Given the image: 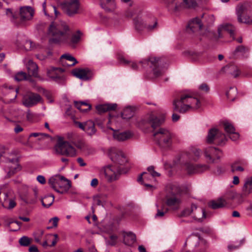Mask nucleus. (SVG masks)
<instances>
[{"mask_svg": "<svg viewBox=\"0 0 252 252\" xmlns=\"http://www.w3.org/2000/svg\"><path fill=\"white\" fill-rule=\"evenodd\" d=\"M77 161L78 163L81 166H85L86 165V163L84 161L83 159L82 158H78L77 159Z\"/></svg>", "mask_w": 252, "mask_h": 252, "instance_id": "338daca9", "label": "nucleus"}, {"mask_svg": "<svg viewBox=\"0 0 252 252\" xmlns=\"http://www.w3.org/2000/svg\"><path fill=\"white\" fill-rule=\"evenodd\" d=\"M197 210H194L192 217L194 220H197L199 221H202L203 219L205 218V212L203 208H198Z\"/></svg>", "mask_w": 252, "mask_h": 252, "instance_id": "f704fd0d", "label": "nucleus"}, {"mask_svg": "<svg viewBox=\"0 0 252 252\" xmlns=\"http://www.w3.org/2000/svg\"><path fill=\"white\" fill-rule=\"evenodd\" d=\"M131 135L129 132H124L114 133V137L119 141H123L129 138Z\"/></svg>", "mask_w": 252, "mask_h": 252, "instance_id": "ea45409f", "label": "nucleus"}, {"mask_svg": "<svg viewBox=\"0 0 252 252\" xmlns=\"http://www.w3.org/2000/svg\"><path fill=\"white\" fill-rule=\"evenodd\" d=\"M202 23L199 18H195L190 21L187 28V31L189 32L191 31L193 32L200 30L202 27Z\"/></svg>", "mask_w": 252, "mask_h": 252, "instance_id": "412c9836", "label": "nucleus"}, {"mask_svg": "<svg viewBox=\"0 0 252 252\" xmlns=\"http://www.w3.org/2000/svg\"><path fill=\"white\" fill-rule=\"evenodd\" d=\"M167 211L168 209L166 208H162L161 210L158 209L155 218L162 217Z\"/></svg>", "mask_w": 252, "mask_h": 252, "instance_id": "603ef678", "label": "nucleus"}, {"mask_svg": "<svg viewBox=\"0 0 252 252\" xmlns=\"http://www.w3.org/2000/svg\"><path fill=\"white\" fill-rule=\"evenodd\" d=\"M1 205L3 208L8 210L13 209L16 205V203L14 199L9 198L8 193H4V198L3 201L1 203Z\"/></svg>", "mask_w": 252, "mask_h": 252, "instance_id": "a878e982", "label": "nucleus"}, {"mask_svg": "<svg viewBox=\"0 0 252 252\" xmlns=\"http://www.w3.org/2000/svg\"><path fill=\"white\" fill-rule=\"evenodd\" d=\"M227 138L224 133L216 128L210 129L207 137V142L209 144L215 143L219 145H224Z\"/></svg>", "mask_w": 252, "mask_h": 252, "instance_id": "6e6552de", "label": "nucleus"}, {"mask_svg": "<svg viewBox=\"0 0 252 252\" xmlns=\"http://www.w3.org/2000/svg\"><path fill=\"white\" fill-rule=\"evenodd\" d=\"M75 106L82 112H87L91 109V106L84 102H74Z\"/></svg>", "mask_w": 252, "mask_h": 252, "instance_id": "58836bf2", "label": "nucleus"}, {"mask_svg": "<svg viewBox=\"0 0 252 252\" xmlns=\"http://www.w3.org/2000/svg\"><path fill=\"white\" fill-rule=\"evenodd\" d=\"M199 88L201 90L205 91L206 92L208 91L209 89V87L208 86V85L206 84H205V83L201 84L199 86Z\"/></svg>", "mask_w": 252, "mask_h": 252, "instance_id": "e2e57ef3", "label": "nucleus"}, {"mask_svg": "<svg viewBox=\"0 0 252 252\" xmlns=\"http://www.w3.org/2000/svg\"><path fill=\"white\" fill-rule=\"evenodd\" d=\"M27 74L24 72H19L15 76V79L18 81H21L28 79L27 78Z\"/></svg>", "mask_w": 252, "mask_h": 252, "instance_id": "09e8293b", "label": "nucleus"}, {"mask_svg": "<svg viewBox=\"0 0 252 252\" xmlns=\"http://www.w3.org/2000/svg\"><path fill=\"white\" fill-rule=\"evenodd\" d=\"M118 60L121 63L129 65L133 70H137L139 68V65L136 63L128 61L123 56H119Z\"/></svg>", "mask_w": 252, "mask_h": 252, "instance_id": "c9c22d12", "label": "nucleus"}, {"mask_svg": "<svg viewBox=\"0 0 252 252\" xmlns=\"http://www.w3.org/2000/svg\"><path fill=\"white\" fill-rule=\"evenodd\" d=\"M227 205V202L225 199L220 198L216 200L211 201L209 203V206L214 209H217L224 207Z\"/></svg>", "mask_w": 252, "mask_h": 252, "instance_id": "473e14b6", "label": "nucleus"}, {"mask_svg": "<svg viewBox=\"0 0 252 252\" xmlns=\"http://www.w3.org/2000/svg\"><path fill=\"white\" fill-rule=\"evenodd\" d=\"M147 170L149 173L150 176H152L153 178L158 177L160 175V174L159 173L155 171L154 167L153 166H151L148 167Z\"/></svg>", "mask_w": 252, "mask_h": 252, "instance_id": "8fccbe9b", "label": "nucleus"}, {"mask_svg": "<svg viewBox=\"0 0 252 252\" xmlns=\"http://www.w3.org/2000/svg\"><path fill=\"white\" fill-rule=\"evenodd\" d=\"M6 15L11 18V20L12 22L15 25L17 24V17H15V14L13 13L12 10L10 8H7L6 9Z\"/></svg>", "mask_w": 252, "mask_h": 252, "instance_id": "49530a36", "label": "nucleus"}, {"mask_svg": "<svg viewBox=\"0 0 252 252\" xmlns=\"http://www.w3.org/2000/svg\"><path fill=\"white\" fill-rule=\"evenodd\" d=\"M19 168V165L18 164V160L16 158H13L12 159H8L6 161L5 165L4 170L7 173V176L10 177L13 175Z\"/></svg>", "mask_w": 252, "mask_h": 252, "instance_id": "dca6fc26", "label": "nucleus"}, {"mask_svg": "<svg viewBox=\"0 0 252 252\" xmlns=\"http://www.w3.org/2000/svg\"><path fill=\"white\" fill-rule=\"evenodd\" d=\"M72 144L77 148L80 149H82L85 148V142L81 140H79L77 141H73Z\"/></svg>", "mask_w": 252, "mask_h": 252, "instance_id": "3c124183", "label": "nucleus"}, {"mask_svg": "<svg viewBox=\"0 0 252 252\" xmlns=\"http://www.w3.org/2000/svg\"><path fill=\"white\" fill-rule=\"evenodd\" d=\"M136 241V236L132 232H126L124 235V243L127 245L133 244Z\"/></svg>", "mask_w": 252, "mask_h": 252, "instance_id": "72a5a7b5", "label": "nucleus"}, {"mask_svg": "<svg viewBox=\"0 0 252 252\" xmlns=\"http://www.w3.org/2000/svg\"><path fill=\"white\" fill-rule=\"evenodd\" d=\"M48 183L56 191L61 194L67 192L71 188L70 181L60 174L52 176Z\"/></svg>", "mask_w": 252, "mask_h": 252, "instance_id": "20e7f679", "label": "nucleus"}, {"mask_svg": "<svg viewBox=\"0 0 252 252\" xmlns=\"http://www.w3.org/2000/svg\"><path fill=\"white\" fill-rule=\"evenodd\" d=\"M223 126L225 131L228 135L235 131V129L232 124L227 121L224 122L223 123Z\"/></svg>", "mask_w": 252, "mask_h": 252, "instance_id": "37998d69", "label": "nucleus"}, {"mask_svg": "<svg viewBox=\"0 0 252 252\" xmlns=\"http://www.w3.org/2000/svg\"><path fill=\"white\" fill-rule=\"evenodd\" d=\"M41 101L42 97L39 94L30 92L24 95L22 103L27 107H31L37 104Z\"/></svg>", "mask_w": 252, "mask_h": 252, "instance_id": "f8f14e48", "label": "nucleus"}, {"mask_svg": "<svg viewBox=\"0 0 252 252\" xmlns=\"http://www.w3.org/2000/svg\"><path fill=\"white\" fill-rule=\"evenodd\" d=\"M135 27L136 30L141 31L144 29H146L149 31H151L157 28L158 22L156 18H154L152 25L145 23L139 16H137L133 20Z\"/></svg>", "mask_w": 252, "mask_h": 252, "instance_id": "4468645a", "label": "nucleus"}, {"mask_svg": "<svg viewBox=\"0 0 252 252\" xmlns=\"http://www.w3.org/2000/svg\"><path fill=\"white\" fill-rule=\"evenodd\" d=\"M84 131L90 136L94 135L96 131L94 123L92 121L86 122Z\"/></svg>", "mask_w": 252, "mask_h": 252, "instance_id": "7c9ffc66", "label": "nucleus"}, {"mask_svg": "<svg viewBox=\"0 0 252 252\" xmlns=\"http://www.w3.org/2000/svg\"><path fill=\"white\" fill-rule=\"evenodd\" d=\"M105 176L110 181H114L117 179V175L121 174L118 172L116 166L115 165L109 166L105 168L104 170Z\"/></svg>", "mask_w": 252, "mask_h": 252, "instance_id": "4be33fe9", "label": "nucleus"}, {"mask_svg": "<svg viewBox=\"0 0 252 252\" xmlns=\"http://www.w3.org/2000/svg\"><path fill=\"white\" fill-rule=\"evenodd\" d=\"M61 6L68 16H72L78 13L80 4L78 0H70L62 3Z\"/></svg>", "mask_w": 252, "mask_h": 252, "instance_id": "ddd939ff", "label": "nucleus"}, {"mask_svg": "<svg viewBox=\"0 0 252 252\" xmlns=\"http://www.w3.org/2000/svg\"><path fill=\"white\" fill-rule=\"evenodd\" d=\"M109 157L114 163V165L116 166L118 173H126L129 170L130 166L122 151H116L114 149H111L109 151Z\"/></svg>", "mask_w": 252, "mask_h": 252, "instance_id": "7ed1b4c3", "label": "nucleus"}, {"mask_svg": "<svg viewBox=\"0 0 252 252\" xmlns=\"http://www.w3.org/2000/svg\"><path fill=\"white\" fill-rule=\"evenodd\" d=\"M235 28L231 25L225 24L222 25L218 29L219 37H221V32H227L231 37H233L234 35Z\"/></svg>", "mask_w": 252, "mask_h": 252, "instance_id": "c756f323", "label": "nucleus"}, {"mask_svg": "<svg viewBox=\"0 0 252 252\" xmlns=\"http://www.w3.org/2000/svg\"><path fill=\"white\" fill-rule=\"evenodd\" d=\"M205 157L210 161L213 162L214 158H219L221 155V152L215 147H209L206 148L204 152Z\"/></svg>", "mask_w": 252, "mask_h": 252, "instance_id": "f3484780", "label": "nucleus"}, {"mask_svg": "<svg viewBox=\"0 0 252 252\" xmlns=\"http://www.w3.org/2000/svg\"><path fill=\"white\" fill-rule=\"evenodd\" d=\"M184 168L188 174L201 173L209 169V166L205 164H193L190 162H186L184 164Z\"/></svg>", "mask_w": 252, "mask_h": 252, "instance_id": "2eb2a0df", "label": "nucleus"}, {"mask_svg": "<svg viewBox=\"0 0 252 252\" xmlns=\"http://www.w3.org/2000/svg\"><path fill=\"white\" fill-rule=\"evenodd\" d=\"M224 71L234 78L238 77L240 73V71L238 68V67L233 64H230L225 66L223 68Z\"/></svg>", "mask_w": 252, "mask_h": 252, "instance_id": "cd10ccee", "label": "nucleus"}, {"mask_svg": "<svg viewBox=\"0 0 252 252\" xmlns=\"http://www.w3.org/2000/svg\"><path fill=\"white\" fill-rule=\"evenodd\" d=\"M64 69L61 67L50 66L47 69V75L52 81L60 84H64L65 77L63 73Z\"/></svg>", "mask_w": 252, "mask_h": 252, "instance_id": "1a4fd4ad", "label": "nucleus"}, {"mask_svg": "<svg viewBox=\"0 0 252 252\" xmlns=\"http://www.w3.org/2000/svg\"><path fill=\"white\" fill-rule=\"evenodd\" d=\"M54 196L53 195H49L45 196L41 199V203L42 205L45 207H50L54 202Z\"/></svg>", "mask_w": 252, "mask_h": 252, "instance_id": "a19ab883", "label": "nucleus"}, {"mask_svg": "<svg viewBox=\"0 0 252 252\" xmlns=\"http://www.w3.org/2000/svg\"><path fill=\"white\" fill-rule=\"evenodd\" d=\"M26 61L27 60H25L29 73L35 77H37L38 76L37 65L32 60H28L27 62Z\"/></svg>", "mask_w": 252, "mask_h": 252, "instance_id": "5701e85b", "label": "nucleus"}, {"mask_svg": "<svg viewBox=\"0 0 252 252\" xmlns=\"http://www.w3.org/2000/svg\"><path fill=\"white\" fill-rule=\"evenodd\" d=\"M248 51V49L243 45H240L237 47L235 51V55H240L241 56H244L245 54Z\"/></svg>", "mask_w": 252, "mask_h": 252, "instance_id": "a18cd8bd", "label": "nucleus"}, {"mask_svg": "<svg viewBox=\"0 0 252 252\" xmlns=\"http://www.w3.org/2000/svg\"><path fill=\"white\" fill-rule=\"evenodd\" d=\"M58 221H59V218L57 217H54V218L51 219L49 220V222H52L53 226L51 227H47V228L48 229H49L52 228L53 227H57L58 225Z\"/></svg>", "mask_w": 252, "mask_h": 252, "instance_id": "864d4df0", "label": "nucleus"}, {"mask_svg": "<svg viewBox=\"0 0 252 252\" xmlns=\"http://www.w3.org/2000/svg\"><path fill=\"white\" fill-rule=\"evenodd\" d=\"M166 203L167 206L171 207L174 210L178 209L181 203V200L176 196H171L168 198L166 200Z\"/></svg>", "mask_w": 252, "mask_h": 252, "instance_id": "c85d7f7f", "label": "nucleus"}, {"mask_svg": "<svg viewBox=\"0 0 252 252\" xmlns=\"http://www.w3.org/2000/svg\"><path fill=\"white\" fill-rule=\"evenodd\" d=\"M232 91H233L234 93H235L236 92V89L235 88H230V90L227 91L226 93V95L227 97V98L229 99H230L232 101H233L234 99V97H230V94Z\"/></svg>", "mask_w": 252, "mask_h": 252, "instance_id": "13d9d810", "label": "nucleus"}, {"mask_svg": "<svg viewBox=\"0 0 252 252\" xmlns=\"http://www.w3.org/2000/svg\"><path fill=\"white\" fill-rule=\"evenodd\" d=\"M44 94L47 99L48 100L49 102L52 103L53 102V99L52 98L51 94L49 92L44 90Z\"/></svg>", "mask_w": 252, "mask_h": 252, "instance_id": "4d7b16f0", "label": "nucleus"}, {"mask_svg": "<svg viewBox=\"0 0 252 252\" xmlns=\"http://www.w3.org/2000/svg\"><path fill=\"white\" fill-rule=\"evenodd\" d=\"M252 193V177L246 178L242 188L241 196L247 197Z\"/></svg>", "mask_w": 252, "mask_h": 252, "instance_id": "aec40b11", "label": "nucleus"}, {"mask_svg": "<svg viewBox=\"0 0 252 252\" xmlns=\"http://www.w3.org/2000/svg\"><path fill=\"white\" fill-rule=\"evenodd\" d=\"M98 184V181L96 178L93 179L91 182V186L93 188H95Z\"/></svg>", "mask_w": 252, "mask_h": 252, "instance_id": "0e129e2a", "label": "nucleus"}, {"mask_svg": "<svg viewBox=\"0 0 252 252\" xmlns=\"http://www.w3.org/2000/svg\"><path fill=\"white\" fill-rule=\"evenodd\" d=\"M194 210H197V206L195 204H192L190 208H186L182 212L181 216L187 217L190 215H192Z\"/></svg>", "mask_w": 252, "mask_h": 252, "instance_id": "79ce46f5", "label": "nucleus"}, {"mask_svg": "<svg viewBox=\"0 0 252 252\" xmlns=\"http://www.w3.org/2000/svg\"><path fill=\"white\" fill-rule=\"evenodd\" d=\"M94 203L97 205H103V203L101 200L100 197L99 196H96L94 197Z\"/></svg>", "mask_w": 252, "mask_h": 252, "instance_id": "bf43d9fd", "label": "nucleus"}, {"mask_svg": "<svg viewBox=\"0 0 252 252\" xmlns=\"http://www.w3.org/2000/svg\"><path fill=\"white\" fill-rule=\"evenodd\" d=\"M247 165L248 163L245 160H236L231 164V170L233 173L236 171L243 172L245 170V167Z\"/></svg>", "mask_w": 252, "mask_h": 252, "instance_id": "b1692460", "label": "nucleus"}, {"mask_svg": "<svg viewBox=\"0 0 252 252\" xmlns=\"http://www.w3.org/2000/svg\"><path fill=\"white\" fill-rule=\"evenodd\" d=\"M110 238L111 241L110 244L111 245H115L116 244V240L118 238L117 236L116 235H111L110 236Z\"/></svg>", "mask_w": 252, "mask_h": 252, "instance_id": "69168bd1", "label": "nucleus"}, {"mask_svg": "<svg viewBox=\"0 0 252 252\" xmlns=\"http://www.w3.org/2000/svg\"><path fill=\"white\" fill-rule=\"evenodd\" d=\"M161 64L160 59L156 57H151L149 59L143 60L139 63V64L143 68L148 67L151 68L154 78L160 76L163 74L164 70L160 67Z\"/></svg>", "mask_w": 252, "mask_h": 252, "instance_id": "39448f33", "label": "nucleus"}, {"mask_svg": "<svg viewBox=\"0 0 252 252\" xmlns=\"http://www.w3.org/2000/svg\"><path fill=\"white\" fill-rule=\"evenodd\" d=\"M155 141L162 148H169L172 143V134L167 129L160 128L154 133Z\"/></svg>", "mask_w": 252, "mask_h": 252, "instance_id": "423d86ee", "label": "nucleus"}, {"mask_svg": "<svg viewBox=\"0 0 252 252\" xmlns=\"http://www.w3.org/2000/svg\"><path fill=\"white\" fill-rule=\"evenodd\" d=\"M29 251L30 252H38L37 248L34 245L31 246L29 248Z\"/></svg>", "mask_w": 252, "mask_h": 252, "instance_id": "774afa93", "label": "nucleus"}, {"mask_svg": "<svg viewBox=\"0 0 252 252\" xmlns=\"http://www.w3.org/2000/svg\"><path fill=\"white\" fill-rule=\"evenodd\" d=\"M37 180L41 184H44L46 182L45 177L42 175H38L37 177Z\"/></svg>", "mask_w": 252, "mask_h": 252, "instance_id": "680f3d73", "label": "nucleus"}, {"mask_svg": "<svg viewBox=\"0 0 252 252\" xmlns=\"http://www.w3.org/2000/svg\"><path fill=\"white\" fill-rule=\"evenodd\" d=\"M62 59H65L66 61L72 62V63H70L69 65L73 66L77 63V61L73 56L69 54H64L61 56Z\"/></svg>", "mask_w": 252, "mask_h": 252, "instance_id": "c03bdc74", "label": "nucleus"}, {"mask_svg": "<svg viewBox=\"0 0 252 252\" xmlns=\"http://www.w3.org/2000/svg\"><path fill=\"white\" fill-rule=\"evenodd\" d=\"M201 0H183L182 6L187 8H195Z\"/></svg>", "mask_w": 252, "mask_h": 252, "instance_id": "4c0bfd02", "label": "nucleus"}, {"mask_svg": "<svg viewBox=\"0 0 252 252\" xmlns=\"http://www.w3.org/2000/svg\"><path fill=\"white\" fill-rule=\"evenodd\" d=\"M48 9L51 11H53L56 17H57L59 15V12L57 10V8L56 6L53 5H50L48 7Z\"/></svg>", "mask_w": 252, "mask_h": 252, "instance_id": "052dcab7", "label": "nucleus"}, {"mask_svg": "<svg viewBox=\"0 0 252 252\" xmlns=\"http://www.w3.org/2000/svg\"><path fill=\"white\" fill-rule=\"evenodd\" d=\"M34 11L31 6H23L20 9L19 17L17 18V26L24 25L26 22L31 20L33 16Z\"/></svg>", "mask_w": 252, "mask_h": 252, "instance_id": "9b49d317", "label": "nucleus"}, {"mask_svg": "<svg viewBox=\"0 0 252 252\" xmlns=\"http://www.w3.org/2000/svg\"><path fill=\"white\" fill-rule=\"evenodd\" d=\"M56 152L59 155L73 157L76 155L75 148L68 141H59L55 147Z\"/></svg>", "mask_w": 252, "mask_h": 252, "instance_id": "0eeeda50", "label": "nucleus"}, {"mask_svg": "<svg viewBox=\"0 0 252 252\" xmlns=\"http://www.w3.org/2000/svg\"><path fill=\"white\" fill-rule=\"evenodd\" d=\"M50 42L57 44L71 45L78 43L81 38L79 31L71 36L69 26L64 21L53 22L50 25L47 32Z\"/></svg>", "mask_w": 252, "mask_h": 252, "instance_id": "f257e3e1", "label": "nucleus"}, {"mask_svg": "<svg viewBox=\"0 0 252 252\" xmlns=\"http://www.w3.org/2000/svg\"><path fill=\"white\" fill-rule=\"evenodd\" d=\"M228 135H229V138L232 141H234L237 140L239 138V137H240V135H239V133L236 132V131L232 132V133L229 134Z\"/></svg>", "mask_w": 252, "mask_h": 252, "instance_id": "5fc2aeb1", "label": "nucleus"}, {"mask_svg": "<svg viewBox=\"0 0 252 252\" xmlns=\"http://www.w3.org/2000/svg\"><path fill=\"white\" fill-rule=\"evenodd\" d=\"M37 190L34 189L31 191L25 192L21 196V199L27 204L35 203L37 198Z\"/></svg>", "mask_w": 252, "mask_h": 252, "instance_id": "a211bd4d", "label": "nucleus"}, {"mask_svg": "<svg viewBox=\"0 0 252 252\" xmlns=\"http://www.w3.org/2000/svg\"><path fill=\"white\" fill-rule=\"evenodd\" d=\"M201 151L196 148H193L187 154V157L190 160H197L200 157Z\"/></svg>", "mask_w": 252, "mask_h": 252, "instance_id": "2f4dec72", "label": "nucleus"}, {"mask_svg": "<svg viewBox=\"0 0 252 252\" xmlns=\"http://www.w3.org/2000/svg\"><path fill=\"white\" fill-rule=\"evenodd\" d=\"M19 243L21 246L26 247L31 244V240L27 236H23L19 239Z\"/></svg>", "mask_w": 252, "mask_h": 252, "instance_id": "de8ad7c7", "label": "nucleus"}, {"mask_svg": "<svg viewBox=\"0 0 252 252\" xmlns=\"http://www.w3.org/2000/svg\"><path fill=\"white\" fill-rule=\"evenodd\" d=\"M200 102L196 95L190 91L182 92L173 101V110L180 113L196 110L200 107Z\"/></svg>", "mask_w": 252, "mask_h": 252, "instance_id": "f03ea898", "label": "nucleus"}, {"mask_svg": "<svg viewBox=\"0 0 252 252\" xmlns=\"http://www.w3.org/2000/svg\"><path fill=\"white\" fill-rule=\"evenodd\" d=\"M72 73L74 76L84 80L90 79L92 76V72L88 68L75 69Z\"/></svg>", "mask_w": 252, "mask_h": 252, "instance_id": "6ab92c4d", "label": "nucleus"}, {"mask_svg": "<svg viewBox=\"0 0 252 252\" xmlns=\"http://www.w3.org/2000/svg\"><path fill=\"white\" fill-rule=\"evenodd\" d=\"M66 138L68 139L72 143L73 141H75V134L73 133L70 132L67 133L65 135Z\"/></svg>", "mask_w": 252, "mask_h": 252, "instance_id": "6e6d98bb", "label": "nucleus"}, {"mask_svg": "<svg viewBox=\"0 0 252 252\" xmlns=\"http://www.w3.org/2000/svg\"><path fill=\"white\" fill-rule=\"evenodd\" d=\"M164 120V119L163 117L158 118L154 115H150L148 118V123L154 129H155L161 125Z\"/></svg>", "mask_w": 252, "mask_h": 252, "instance_id": "bb28decb", "label": "nucleus"}, {"mask_svg": "<svg viewBox=\"0 0 252 252\" xmlns=\"http://www.w3.org/2000/svg\"><path fill=\"white\" fill-rule=\"evenodd\" d=\"M117 107V104L116 103H106L97 105L96 109L97 112L101 114L107 111L115 110Z\"/></svg>", "mask_w": 252, "mask_h": 252, "instance_id": "393cba45", "label": "nucleus"}, {"mask_svg": "<svg viewBox=\"0 0 252 252\" xmlns=\"http://www.w3.org/2000/svg\"><path fill=\"white\" fill-rule=\"evenodd\" d=\"M135 109L131 106L126 107L122 112V117L124 119H129L133 117Z\"/></svg>", "mask_w": 252, "mask_h": 252, "instance_id": "e433bc0d", "label": "nucleus"}, {"mask_svg": "<svg viewBox=\"0 0 252 252\" xmlns=\"http://www.w3.org/2000/svg\"><path fill=\"white\" fill-rule=\"evenodd\" d=\"M248 3L245 2L239 4L236 8V13L237 16L238 21L240 23L252 24V17L243 15L247 12Z\"/></svg>", "mask_w": 252, "mask_h": 252, "instance_id": "9d476101", "label": "nucleus"}]
</instances>
